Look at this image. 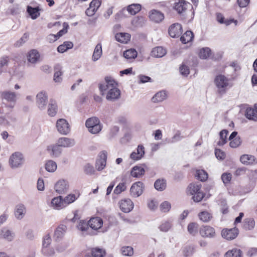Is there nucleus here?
Returning <instances> with one entry per match:
<instances>
[{"label": "nucleus", "instance_id": "2", "mask_svg": "<svg viewBox=\"0 0 257 257\" xmlns=\"http://www.w3.org/2000/svg\"><path fill=\"white\" fill-rule=\"evenodd\" d=\"M85 125L88 132L92 134L99 133L102 128L100 120L96 117H92L87 119L85 122Z\"/></svg>", "mask_w": 257, "mask_h": 257}, {"label": "nucleus", "instance_id": "33", "mask_svg": "<svg viewBox=\"0 0 257 257\" xmlns=\"http://www.w3.org/2000/svg\"><path fill=\"white\" fill-rule=\"evenodd\" d=\"M228 131L226 130H222L219 133L220 140L217 142V145L219 146H223L225 144L227 141Z\"/></svg>", "mask_w": 257, "mask_h": 257}, {"label": "nucleus", "instance_id": "20", "mask_svg": "<svg viewBox=\"0 0 257 257\" xmlns=\"http://www.w3.org/2000/svg\"><path fill=\"white\" fill-rule=\"evenodd\" d=\"M187 4L185 1H179L178 3H175L173 7L174 9L180 15H183L187 10Z\"/></svg>", "mask_w": 257, "mask_h": 257}, {"label": "nucleus", "instance_id": "32", "mask_svg": "<svg viewBox=\"0 0 257 257\" xmlns=\"http://www.w3.org/2000/svg\"><path fill=\"white\" fill-rule=\"evenodd\" d=\"M193 34L191 31H187L180 38V40L183 44L191 42L193 38Z\"/></svg>", "mask_w": 257, "mask_h": 257}, {"label": "nucleus", "instance_id": "12", "mask_svg": "<svg viewBox=\"0 0 257 257\" xmlns=\"http://www.w3.org/2000/svg\"><path fill=\"white\" fill-rule=\"evenodd\" d=\"M182 33V26L179 23L172 25L169 28V34L172 38L179 37Z\"/></svg>", "mask_w": 257, "mask_h": 257}, {"label": "nucleus", "instance_id": "6", "mask_svg": "<svg viewBox=\"0 0 257 257\" xmlns=\"http://www.w3.org/2000/svg\"><path fill=\"white\" fill-rule=\"evenodd\" d=\"M47 102L48 95L45 91H41L37 94L36 104L40 109L44 110L46 108Z\"/></svg>", "mask_w": 257, "mask_h": 257}, {"label": "nucleus", "instance_id": "3", "mask_svg": "<svg viewBox=\"0 0 257 257\" xmlns=\"http://www.w3.org/2000/svg\"><path fill=\"white\" fill-rule=\"evenodd\" d=\"M214 83L220 93H225L226 90L231 86L229 79L222 74L216 76Z\"/></svg>", "mask_w": 257, "mask_h": 257}, {"label": "nucleus", "instance_id": "27", "mask_svg": "<svg viewBox=\"0 0 257 257\" xmlns=\"http://www.w3.org/2000/svg\"><path fill=\"white\" fill-rule=\"evenodd\" d=\"M57 112V105L55 101L51 100L48 104V114L50 116H54Z\"/></svg>", "mask_w": 257, "mask_h": 257}, {"label": "nucleus", "instance_id": "62", "mask_svg": "<svg viewBox=\"0 0 257 257\" xmlns=\"http://www.w3.org/2000/svg\"><path fill=\"white\" fill-rule=\"evenodd\" d=\"M231 177L230 173H223L221 176V179L224 184H227L231 180Z\"/></svg>", "mask_w": 257, "mask_h": 257}, {"label": "nucleus", "instance_id": "53", "mask_svg": "<svg viewBox=\"0 0 257 257\" xmlns=\"http://www.w3.org/2000/svg\"><path fill=\"white\" fill-rule=\"evenodd\" d=\"M171 204L168 201L162 202L160 205V208L162 212H167L171 209Z\"/></svg>", "mask_w": 257, "mask_h": 257}, {"label": "nucleus", "instance_id": "30", "mask_svg": "<svg viewBox=\"0 0 257 257\" xmlns=\"http://www.w3.org/2000/svg\"><path fill=\"white\" fill-rule=\"evenodd\" d=\"M167 94L165 91H160L157 92L152 98L154 103L160 102L166 99Z\"/></svg>", "mask_w": 257, "mask_h": 257}, {"label": "nucleus", "instance_id": "38", "mask_svg": "<svg viewBox=\"0 0 257 257\" xmlns=\"http://www.w3.org/2000/svg\"><path fill=\"white\" fill-rule=\"evenodd\" d=\"M172 227V223L169 220L163 221L160 225L159 228L162 232H167Z\"/></svg>", "mask_w": 257, "mask_h": 257}, {"label": "nucleus", "instance_id": "28", "mask_svg": "<svg viewBox=\"0 0 257 257\" xmlns=\"http://www.w3.org/2000/svg\"><path fill=\"white\" fill-rule=\"evenodd\" d=\"M40 9L38 7L33 8L28 6L27 8V11L33 20L37 19L40 16Z\"/></svg>", "mask_w": 257, "mask_h": 257}, {"label": "nucleus", "instance_id": "24", "mask_svg": "<svg viewBox=\"0 0 257 257\" xmlns=\"http://www.w3.org/2000/svg\"><path fill=\"white\" fill-rule=\"evenodd\" d=\"M145 172V169L143 167L136 166L132 168L131 175L134 177L139 178L144 174Z\"/></svg>", "mask_w": 257, "mask_h": 257}, {"label": "nucleus", "instance_id": "56", "mask_svg": "<svg viewBox=\"0 0 257 257\" xmlns=\"http://www.w3.org/2000/svg\"><path fill=\"white\" fill-rule=\"evenodd\" d=\"M229 145L232 148L238 147L241 144V141L239 137L235 138L234 139L230 141Z\"/></svg>", "mask_w": 257, "mask_h": 257}, {"label": "nucleus", "instance_id": "10", "mask_svg": "<svg viewBox=\"0 0 257 257\" xmlns=\"http://www.w3.org/2000/svg\"><path fill=\"white\" fill-rule=\"evenodd\" d=\"M54 189L59 194L65 193L69 189V185L66 181L60 180L55 184Z\"/></svg>", "mask_w": 257, "mask_h": 257}, {"label": "nucleus", "instance_id": "43", "mask_svg": "<svg viewBox=\"0 0 257 257\" xmlns=\"http://www.w3.org/2000/svg\"><path fill=\"white\" fill-rule=\"evenodd\" d=\"M195 176L201 181H205L208 178L207 173L204 170H197Z\"/></svg>", "mask_w": 257, "mask_h": 257}, {"label": "nucleus", "instance_id": "7", "mask_svg": "<svg viewBox=\"0 0 257 257\" xmlns=\"http://www.w3.org/2000/svg\"><path fill=\"white\" fill-rule=\"evenodd\" d=\"M119 205L120 210L125 213L130 212L134 207V203L128 198L121 200Z\"/></svg>", "mask_w": 257, "mask_h": 257}, {"label": "nucleus", "instance_id": "11", "mask_svg": "<svg viewBox=\"0 0 257 257\" xmlns=\"http://www.w3.org/2000/svg\"><path fill=\"white\" fill-rule=\"evenodd\" d=\"M15 236V233L12 230L4 227L0 230V238L8 241H12Z\"/></svg>", "mask_w": 257, "mask_h": 257}, {"label": "nucleus", "instance_id": "13", "mask_svg": "<svg viewBox=\"0 0 257 257\" xmlns=\"http://www.w3.org/2000/svg\"><path fill=\"white\" fill-rule=\"evenodd\" d=\"M51 207L56 210H60L66 207L63 198L61 196L54 197L51 200Z\"/></svg>", "mask_w": 257, "mask_h": 257}, {"label": "nucleus", "instance_id": "5", "mask_svg": "<svg viewBox=\"0 0 257 257\" xmlns=\"http://www.w3.org/2000/svg\"><path fill=\"white\" fill-rule=\"evenodd\" d=\"M56 126L58 132L62 135H66L70 131V125L65 119L60 118L58 119Z\"/></svg>", "mask_w": 257, "mask_h": 257}, {"label": "nucleus", "instance_id": "14", "mask_svg": "<svg viewBox=\"0 0 257 257\" xmlns=\"http://www.w3.org/2000/svg\"><path fill=\"white\" fill-rule=\"evenodd\" d=\"M200 233L203 237H213L215 235L214 229L209 226H203L200 228Z\"/></svg>", "mask_w": 257, "mask_h": 257}, {"label": "nucleus", "instance_id": "45", "mask_svg": "<svg viewBox=\"0 0 257 257\" xmlns=\"http://www.w3.org/2000/svg\"><path fill=\"white\" fill-rule=\"evenodd\" d=\"M210 52L211 50L209 48H203L200 51L199 57L201 59H205L209 56Z\"/></svg>", "mask_w": 257, "mask_h": 257}, {"label": "nucleus", "instance_id": "31", "mask_svg": "<svg viewBox=\"0 0 257 257\" xmlns=\"http://www.w3.org/2000/svg\"><path fill=\"white\" fill-rule=\"evenodd\" d=\"M245 115L246 117L249 119L256 121L257 110H255V109L251 107L247 108L245 111Z\"/></svg>", "mask_w": 257, "mask_h": 257}, {"label": "nucleus", "instance_id": "63", "mask_svg": "<svg viewBox=\"0 0 257 257\" xmlns=\"http://www.w3.org/2000/svg\"><path fill=\"white\" fill-rule=\"evenodd\" d=\"M136 152L138 154V156H140L142 159L145 155L144 147L142 145H139Z\"/></svg>", "mask_w": 257, "mask_h": 257}, {"label": "nucleus", "instance_id": "50", "mask_svg": "<svg viewBox=\"0 0 257 257\" xmlns=\"http://www.w3.org/2000/svg\"><path fill=\"white\" fill-rule=\"evenodd\" d=\"M28 35L27 33L24 34L23 36L18 40L14 44L16 47H20L22 46L28 40Z\"/></svg>", "mask_w": 257, "mask_h": 257}, {"label": "nucleus", "instance_id": "40", "mask_svg": "<svg viewBox=\"0 0 257 257\" xmlns=\"http://www.w3.org/2000/svg\"><path fill=\"white\" fill-rule=\"evenodd\" d=\"M45 166L46 170L49 172H54L57 168L56 162H47Z\"/></svg>", "mask_w": 257, "mask_h": 257}, {"label": "nucleus", "instance_id": "55", "mask_svg": "<svg viewBox=\"0 0 257 257\" xmlns=\"http://www.w3.org/2000/svg\"><path fill=\"white\" fill-rule=\"evenodd\" d=\"M84 171L85 174L87 175H92L95 172L94 167L90 163H87L85 165L84 167Z\"/></svg>", "mask_w": 257, "mask_h": 257}, {"label": "nucleus", "instance_id": "17", "mask_svg": "<svg viewBox=\"0 0 257 257\" xmlns=\"http://www.w3.org/2000/svg\"><path fill=\"white\" fill-rule=\"evenodd\" d=\"M88 224L92 229L97 230L102 227L103 220L98 217H92L88 221Z\"/></svg>", "mask_w": 257, "mask_h": 257}, {"label": "nucleus", "instance_id": "60", "mask_svg": "<svg viewBox=\"0 0 257 257\" xmlns=\"http://www.w3.org/2000/svg\"><path fill=\"white\" fill-rule=\"evenodd\" d=\"M101 5L100 0H93L90 4L89 7L94 8L97 11Z\"/></svg>", "mask_w": 257, "mask_h": 257}, {"label": "nucleus", "instance_id": "49", "mask_svg": "<svg viewBox=\"0 0 257 257\" xmlns=\"http://www.w3.org/2000/svg\"><path fill=\"white\" fill-rule=\"evenodd\" d=\"M198 224L196 223H191L188 226V231L192 235H195L197 232Z\"/></svg>", "mask_w": 257, "mask_h": 257}, {"label": "nucleus", "instance_id": "15", "mask_svg": "<svg viewBox=\"0 0 257 257\" xmlns=\"http://www.w3.org/2000/svg\"><path fill=\"white\" fill-rule=\"evenodd\" d=\"M57 144L62 147L70 148L75 145V141L73 139L62 137L58 140Z\"/></svg>", "mask_w": 257, "mask_h": 257}, {"label": "nucleus", "instance_id": "44", "mask_svg": "<svg viewBox=\"0 0 257 257\" xmlns=\"http://www.w3.org/2000/svg\"><path fill=\"white\" fill-rule=\"evenodd\" d=\"M77 199L75 194H70L68 196L63 198L64 202H65V206L67 207L69 204L74 202Z\"/></svg>", "mask_w": 257, "mask_h": 257}, {"label": "nucleus", "instance_id": "21", "mask_svg": "<svg viewBox=\"0 0 257 257\" xmlns=\"http://www.w3.org/2000/svg\"><path fill=\"white\" fill-rule=\"evenodd\" d=\"M26 209L24 205L20 204L17 205L15 209V216L19 220L22 219L25 216Z\"/></svg>", "mask_w": 257, "mask_h": 257}, {"label": "nucleus", "instance_id": "39", "mask_svg": "<svg viewBox=\"0 0 257 257\" xmlns=\"http://www.w3.org/2000/svg\"><path fill=\"white\" fill-rule=\"evenodd\" d=\"M241 250L237 248L229 250L225 254V257H241Z\"/></svg>", "mask_w": 257, "mask_h": 257}, {"label": "nucleus", "instance_id": "54", "mask_svg": "<svg viewBox=\"0 0 257 257\" xmlns=\"http://www.w3.org/2000/svg\"><path fill=\"white\" fill-rule=\"evenodd\" d=\"M51 238L50 234H47L45 235L43 238L42 247H46L50 246L51 243Z\"/></svg>", "mask_w": 257, "mask_h": 257}, {"label": "nucleus", "instance_id": "52", "mask_svg": "<svg viewBox=\"0 0 257 257\" xmlns=\"http://www.w3.org/2000/svg\"><path fill=\"white\" fill-rule=\"evenodd\" d=\"M105 251L99 248L92 249V254L94 257H103L105 254Z\"/></svg>", "mask_w": 257, "mask_h": 257}, {"label": "nucleus", "instance_id": "19", "mask_svg": "<svg viewBox=\"0 0 257 257\" xmlns=\"http://www.w3.org/2000/svg\"><path fill=\"white\" fill-rule=\"evenodd\" d=\"M167 53L166 49L161 46L154 48L151 53V55L155 58H162Z\"/></svg>", "mask_w": 257, "mask_h": 257}, {"label": "nucleus", "instance_id": "25", "mask_svg": "<svg viewBox=\"0 0 257 257\" xmlns=\"http://www.w3.org/2000/svg\"><path fill=\"white\" fill-rule=\"evenodd\" d=\"M102 54V46L100 43H98L95 47L92 56V60L96 62L101 57Z\"/></svg>", "mask_w": 257, "mask_h": 257}, {"label": "nucleus", "instance_id": "26", "mask_svg": "<svg viewBox=\"0 0 257 257\" xmlns=\"http://www.w3.org/2000/svg\"><path fill=\"white\" fill-rule=\"evenodd\" d=\"M115 37L117 41L121 43H126L130 41L131 35L126 33H117Z\"/></svg>", "mask_w": 257, "mask_h": 257}, {"label": "nucleus", "instance_id": "57", "mask_svg": "<svg viewBox=\"0 0 257 257\" xmlns=\"http://www.w3.org/2000/svg\"><path fill=\"white\" fill-rule=\"evenodd\" d=\"M108 153L105 150L101 151L99 153L97 156V160L98 161H106Z\"/></svg>", "mask_w": 257, "mask_h": 257}, {"label": "nucleus", "instance_id": "4", "mask_svg": "<svg viewBox=\"0 0 257 257\" xmlns=\"http://www.w3.org/2000/svg\"><path fill=\"white\" fill-rule=\"evenodd\" d=\"M201 185L200 183H191L188 188L189 194L192 196L195 202H199L203 198L204 194L201 191Z\"/></svg>", "mask_w": 257, "mask_h": 257}, {"label": "nucleus", "instance_id": "22", "mask_svg": "<svg viewBox=\"0 0 257 257\" xmlns=\"http://www.w3.org/2000/svg\"><path fill=\"white\" fill-rule=\"evenodd\" d=\"M150 19L156 23H159L164 19V15L160 11L153 10L151 11L149 15Z\"/></svg>", "mask_w": 257, "mask_h": 257}, {"label": "nucleus", "instance_id": "58", "mask_svg": "<svg viewBox=\"0 0 257 257\" xmlns=\"http://www.w3.org/2000/svg\"><path fill=\"white\" fill-rule=\"evenodd\" d=\"M215 155L216 158L219 160H223L225 157V153L221 150L217 149H215Z\"/></svg>", "mask_w": 257, "mask_h": 257}, {"label": "nucleus", "instance_id": "16", "mask_svg": "<svg viewBox=\"0 0 257 257\" xmlns=\"http://www.w3.org/2000/svg\"><path fill=\"white\" fill-rule=\"evenodd\" d=\"M66 230L67 227L65 225L62 224L58 226L54 232V239L56 241H59L62 239L64 237Z\"/></svg>", "mask_w": 257, "mask_h": 257}, {"label": "nucleus", "instance_id": "36", "mask_svg": "<svg viewBox=\"0 0 257 257\" xmlns=\"http://www.w3.org/2000/svg\"><path fill=\"white\" fill-rule=\"evenodd\" d=\"M137 52L133 49L127 50L123 53L124 57L127 59H135L137 57Z\"/></svg>", "mask_w": 257, "mask_h": 257}, {"label": "nucleus", "instance_id": "8", "mask_svg": "<svg viewBox=\"0 0 257 257\" xmlns=\"http://www.w3.org/2000/svg\"><path fill=\"white\" fill-rule=\"evenodd\" d=\"M144 186L141 182H138L134 183L131 189V195L134 197L140 196L143 192Z\"/></svg>", "mask_w": 257, "mask_h": 257}, {"label": "nucleus", "instance_id": "46", "mask_svg": "<svg viewBox=\"0 0 257 257\" xmlns=\"http://www.w3.org/2000/svg\"><path fill=\"white\" fill-rule=\"evenodd\" d=\"M198 216L200 219L203 222H207L209 221L212 217L211 214L207 211H202L200 212Z\"/></svg>", "mask_w": 257, "mask_h": 257}, {"label": "nucleus", "instance_id": "51", "mask_svg": "<svg viewBox=\"0 0 257 257\" xmlns=\"http://www.w3.org/2000/svg\"><path fill=\"white\" fill-rule=\"evenodd\" d=\"M121 250L124 255L132 256L134 253L133 248L131 246H123Z\"/></svg>", "mask_w": 257, "mask_h": 257}, {"label": "nucleus", "instance_id": "41", "mask_svg": "<svg viewBox=\"0 0 257 257\" xmlns=\"http://www.w3.org/2000/svg\"><path fill=\"white\" fill-rule=\"evenodd\" d=\"M216 20L220 24H224L226 26L230 25L233 22V20H224L223 16L220 13L216 14Z\"/></svg>", "mask_w": 257, "mask_h": 257}, {"label": "nucleus", "instance_id": "34", "mask_svg": "<svg viewBox=\"0 0 257 257\" xmlns=\"http://www.w3.org/2000/svg\"><path fill=\"white\" fill-rule=\"evenodd\" d=\"M154 187L156 190L162 191L166 187V181L164 179H158L154 183Z\"/></svg>", "mask_w": 257, "mask_h": 257}, {"label": "nucleus", "instance_id": "9", "mask_svg": "<svg viewBox=\"0 0 257 257\" xmlns=\"http://www.w3.org/2000/svg\"><path fill=\"white\" fill-rule=\"evenodd\" d=\"M238 234V229L234 227L231 229H223L221 231V235L227 240L234 239Z\"/></svg>", "mask_w": 257, "mask_h": 257}, {"label": "nucleus", "instance_id": "42", "mask_svg": "<svg viewBox=\"0 0 257 257\" xmlns=\"http://www.w3.org/2000/svg\"><path fill=\"white\" fill-rule=\"evenodd\" d=\"M23 154L20 152H16L10 156L9 161H22L25 159Z\"/></svg>", "mask_w": 257, "mask_h": 257}, {"label": "nucleus", "instance_id": "18", "mask_svg": "<svg viewBox=\"0 0 257 257\" xmlns=\"http://www.w3.org/2000/svg\"><path fill=\"white\" fill-rule=\"evenodd\" d=\"M28 61L32 64L36 63L40 59V54L36 49H32L27 54Z\"/></svg>", "mask_w": 257, "mask_h": 257}, {"label": "nucleus", "instance_id": "48", "mask_svg": "<svg viewBox=\"0 0 257 257\" xmlns=\"http://www.w3.org/2000/svg\"><path fill=\"white\" fill-rule=\"evenodd\" d=\"M144 23V19L143 17H137L134 18L132 24L135 27L142 26Z\"/></svg>", "mask_w": 257, "mask_h": 257}, {"label": "nucleus", "instance_id": "29", "mask_svg": "<svg viewBox=\"0 0 257 257\" xmlns=\"http://www.w3.org/2000/svg\"><path fill=\"white\" fill-rule=\"evenodd\" d=\"M126 176V174H124L122 176V180L123 182L122 183H120L117 185V186L115 187V188L114 190V193L116 194H119L122 192L126 190V186L125 182Z\"/></svg>", "mask_w": 257, "mask_h": 257}, {"label": "nucleus", "instance_id": "1", "mask_svg": "<svg viewBox=\"0 0 257 257\" xmlns=\"http://www.w3.org/2000/svg\"><path fill=\"white\" fill-rule=\"evenodd\" d=\"M117 83L111 77H105L104 81L99 84V90L102 95L107 91L106 99L108 101L118 99L120 95V91L117 87Z\"/></svg>", "mask_w": 257, "mask_h": 257}, {"label": "nucleus", "instance_id": "23", "mask_svg": "<svg viewBox=\"0 0 257 257\" xmlns=\"http://www.w3.org/2000/svg\"><path fill=\"white\" fill-rule=\"evenodd\" d=\"M47 150L51 156L55 157L60 156L62 152V149L58 144L48 146Z\"/></svg>", "mask_w": 257, "mask_h": 257}, {"label": "nucleus", "instance_id": "61", "mask_svg": "<svg viewBox=\"0 0 257 257\" xmlns=\"http://www.w3.org/2000/svg\"><path fill=\"white\" fill-rule=\"evenodd\" d=\"M9 165L13 169H16L22 167L23 163L22 162H9Z\"/></svg>", "mask_w": 257, "mask_h": 257}, {"label": "nucleus", "instance_id": "59", "mask_svg": "<svg viewBox=\"0 0 257 257\" xmlns=\"http://www.w3.org/2000/svg\"><path fill=\"white\" fill-rule=\"evenodd\" d=\"M179 69L180 72L182 75L187 76L189 74L190 71L189 68L184 64H182L180 67Z\"/></svg>", "mask_w": 257, "mask_h": 257}, {"label": "nucleus", "instance_id": "47", "mask_svg": "<svg viewBox=\"0 0 257 257\" xmlns=\"http://www.w3.org/2000/svg\"><path fill=\"white\" fill-rule=\"evenodd\" d=\"M89 227L90 226L88 224V222H86L84 220H80L77 225L78 229L83 232L87 231L89 229Z\"/></svg>", "mask_w": 257, "mask_h": 257}, {"label": "nucleus", "instance_id": "64", "mask_svg": "<svg viewBox=\"0 0 257 257\" xmlns=\"http://www.w3.org/2000/svg\"><path fill=\"white\" fill-rule=\"evenodd\" d=\"M255 157L251 155L244 154L240 157V161H255Z\"/></svg>", "mask_w": 257, "mask_h": 257}, {"label": "nucleus", "instance_id": "35", "mask_svg": "<svg viewBox=\"0 0 257 257\" xmlns=\"http://www.w3.org/2000/svg\"><path fill=\"white\" fill-rule=\"evenodd\" d=\"M141 8L140 4H132L127 7V10L130 14L134 15L141 11Z\"/></svg>", "mask_w": 257, "mask_h": 257}, {"label": "nucleus", "instance_id": "37", "mask_svg": "<svg viewBox=\"0 0 257 257\" xmlns=\"http://www.w3.org/2000/svg\"><path fill=\"white\" fill-rule=\"evenodd\" d=\"M41 251L42 254L47 257H51L53 256L55 253V249L52 247H42Z\"/></svg>", "mask_w": 257, "mask_h": 257}]
</instances>
